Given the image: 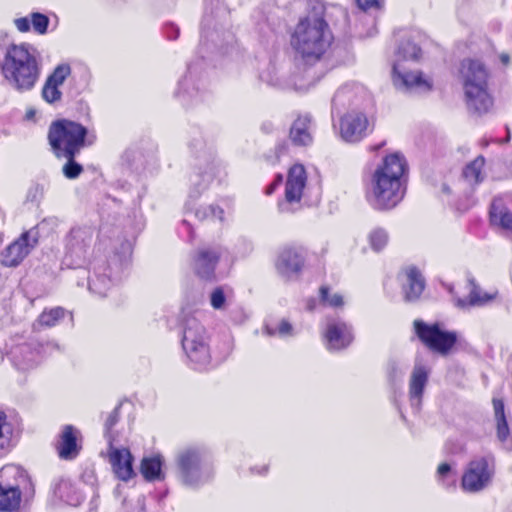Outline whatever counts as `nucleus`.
Here are the masks:
<instances>
[{
	"label": "nucleus",
	"mask_w": 512,
	"mask_h": 512,
	"mask_svg": "<svg viewBox=\"0 0 512 512\" xmlns=\"http://www.w3.org/2000/svg\"><path fill=\"white\" fill-rule=\"evenodd\" d=\"M490 220L493 225L512 232V213L503 207L499 200H494L491 204Z\"/></svg>",
	"instance_id": "nucleus-27"
},
{
	"label": "nucleus",
	"mask_w": 512,
	"mask_h": 512,
	"mask_svg": "<svg viewBox=\"0 0 512 512\" xmlns=\"http://www.w3.org/2000/svg\"><path fill=\"white\" fill-rule=\"evenodd\" d=\"M451 471V467L448 463H441L437 468L438 478L446 477Z\"/></svg>",
	"instance_id": "nucleus-46"
},
{
	"label": "nucleus",
	"mask_w": 512,
	"mask_h": 512,
	"mask_svg": "<svg viewBox=\"0 0 512 512\" xmlns=\"http://www.w3.org/2000/svg\"><path fill=\"white\" fill-rule=\"evenodd\" d=\"M281 181H282V177H281V176H278V178L276 179V181H275L274 183H276V185H277V184H278V183H280Z\"/></svg>",
	"instance_id": "nucleus-51"
},
{
	"label": "nucleus",
	"mask_w": 512,
	"mask_h": 512,
	"mask_svg": "<svg viewBox=\"0 0 512 512\" xmlns=\"http://www.w3.org/2000/svg\"><path fill=\"white\" fill-rule=\"evenodd\" d=\"M67 159V163L63 166V173L69 179L77 178L83 171V167L74 161V157L63 156Z\"/></svg>",
	"instance_id": "nucleus-40"
},
{
	"label": "nucleus",
	"mask_w": 512,
	"mask_h": 512,
	"mask_svg": "<svg viewBox=\"0 0 512 512\" xmlns=\"http://www.w3.org/2000/svg\"><path fill=\"white\" fill-rule=\"evenodd\" d=\"M64 316V309L56 307L48 311H44L38 318V323L42 326H54Z\"/></svg>",
	"instance_id": "nucleus-36"
},
{
	"label": "nucleus",
	"mask_w": 512,
	"mask_h": 512,
	"mask_svg": "<svg viewBox=\"0 0 512 512\" xmlns=\"http://www.w3.org/2000/svg\"><path fill=\"white\" fill-rule=\"evenodd\" d=\"M407 284L404 288L406 301H414L419 298L424 289V280L419 271L411 267L406 272Z\"/></svg>",
	"instance_id": "nucleus-24"
},
{
	"label": "nucleus",
	"mask_w": 512,
	"mask_h": 512,
	"mask_svg": "<svg viewBox=\"0 0 512 512\" xmlns=\"http://www.w3.org/2000/svg\"><path fill=\"white\" fill-rule=\"evenodd\" d=\"M359 7L363 10L377 7L380 3V0H356Z\"/></svg>",
	"instance_id": "nucleus-44"
},
{
	"label": "nucleus",
	"mask_w": 512,
	"mask_h": 512,
	"mask_svg": "<svg viewBox=\"0 0 512 512\" xmlns=\"http://www.w3.org/2000/svg\"><path fill=\"white\" fill-rule=\"evenodd\" d=\"M182 346L188 358L199 367L210 362V351L204 327L196 320L190 319L186 323L183 333Z\"/></svg>",
	"instance_id": "nucleus-7"
},
{
	"label": "nucleus",
	"mask_w": 512,
	"mask_h": 512,
	"mask_svg": "<svg viewBox=\"0 0 512 512\" xmlns=\"http://www.w3.org/2000/svg\"><path fill=\"white\" fill-rule=\"evenodd\" d=\"M280 209H281L282 211H285V206H284V205H280Z\"/></svg>",
	"instance_id": "nucleus-53"
},
{
	"label": "nucleus",
	"mask_w": 512,
	"mask_h": 512,
	"mask_svg": "<svg viewBox=\"0 0 512 512\" xmlns=\"http://www.w3.org/2000/svg\"><path fill=\"white\" fill-rule=\"evenodd\" d=\"M469 284L471 285V289L469 292V299L457 298L455 300V305L461 309H466L470 306H483L496 298L497 292L488 293L481 290V288L476 285L475 280L473 278L469 279Z\"/></svg>",
	"instance_id": "nucleus-20"
},
{
	"label": "nucleus",
	"mask_w": 512,
	"mask_h": 512,
	"mask_svg": "<svg viewBox=\"0 0 512 512\" xmlns=\"http://www.w3.org/2000/svg\"><path fill=\"white\" fill-rule=\"evenodd\" d=\"M493 408L497 427V437L501 442H505L509 436V427L504 413L503 401L493 399Z\"/></svg>",
	"instance_id": "nucleus-28"
},
{
	"label": "nucleus",
	"mask_w": 512,
	"mask_h": 512,
	"mask_svg": "<svg viewBox=\"0 0 512 512\" xmlns=\"http://www.w3.org/2000/svg\"><path fill=\"white\" fill-rule=\"evenodd\" d=\"M306 181L307 176L302 165L296 164L290 168L285 188L287 203H298L301 200Z\"/></svg>",
	"instance_id": "nucleus-15"
},
{
	"label": "nucleus",
	"mask_w": 512,
	"mask_h": 512,
	"mask_svg": "<svg viewBox=\"0 0 512 512\" xmlns=\"http://www.w3.org/2000/svg\"><path fill=\"white\" fill-rule=\"evenodd\" d=\"M320 300L331 307H339L343 305L342 296L337 293L330 295L329 288L326 286H322L320 288Z\"/></svg>",
	"instance_id": "nucleus-39"
},
{
	"label": "nucleus",
	"mask_w": 512,
	"mask_h": 512,
	"mask_svg": "<svg viewBox=\"0 0 512 512\" xmlns=\"http://www.w3.org/2000/svg\"><path fill=\"white\" fill-rule=\"evenodd\" d=\"M407 172L403 155L393 153L383 159L372 174L368 199L378 210L391 209L403 198L402 180Z\"/></svg>",
	"instance_id": "nucleus-1"
},
{
	"label": "nucleus",
	"mask_w": 512,
	"mask_h": 512,
	"mask_svg": "<svg viewBox=\"0 0 512 512\" xmlns=\"http://www.w3.org/2000/svg\"><path fill=\"white\" fill-rule=\"evenodd\" d=\"M226 296L224 294L223 288L218 287L215 288L210 295V304L216 310H221L225 307Z\"/></svg>",
	"instance_id": "nucleus-41"
},
{
	"label": "nucleus",
	"mask_w": 512,
	"mask_h": 512,
	"mask_svg": "<svg viewBox=\"0 0 512 512\" xmlns=\"http://www.w3.org/2000/svg\"><path fill=\"white\" fill-rule=\"evenodd\" d=\"M460 76L468 108L479 114L488 112L493 102L487 92L488 72L485 66L478 60H463Z\"/></svg>",
	"instance_id": "nucleus-4"
},
{
	"label": "nucleus",
	"mask_w": 512,
	"mask_h": 512,
	"mask_svg": "<svg viewBox=\"0 0 512 512\" xmlns=\"http://www.w3.org/2000/svg\"><path fill=\"white\" fill-rule=\"evenodd\" d=\"M368 240L371 248L374 251L379 252L387 245L389 235L385 229L377 227L371 230L368 235Z\"/></svg>",
	"instance_id": "nucleus-33"
},
{
	"label": "nucleus",
	"mask_w": 512,
	"mask_h": 512,
	"mask_svg": "<svg viewBox=\"0 0 512 512\" xmlns=\"http://www.w3.org/2000/svg\"><path fill=\"white\" fill-rule=\"evenodd\" d=\"M30 22L33 29L39 34L47 32L49 18L41 13L35 12L31 14V19L21 17L14 20V24L20 32H27L30 29Z\"/></svg>",
	"instance_id": "nucleus-23"
},
{
	"label": "nucleus",
	"mask_w": 512,
	"mask_h": 512,
	"mask_svg": "<svg viewBox=\"0 0 512 512\" xmlns=\"http://www.w3.org/2000/svg\"><path fill=\"white\" fill-rule=\"evenodd\" d=\"M275 187H276V183L271 184V185L267 188V194H271V193L274 191Z\"/></svg>",
	"instance_id": "nucleus-50"
},
{
	"label": "nucleus",
	"mask_w": 512,
	"mask_h": 512,
	"mask_svg": "<svg viewBox=\"0 0 512 512\" xmlns=\"http://www.w3.org/2000/svg\"><path fill=\"white\" fill-rule=\"evenodd\" d=\"M78 431L72 426H65L58 445L59 456L63 459H72L79 453L77 444Z\"/></svg>",
	"instance_id": "nucleus-21"
},
{
	"label": "nucleus",
	"mask_w": 512,
	"mask_h": 512,
	"mask_svg": "<svg viewBox=\"0 0 512 512\" xmlns=\"http://www.w3.org/2000/svg\"><path fill=\"white\" fill-rule=\"evenodd\" d=\"M393 81L396 87L407 90H417L421 92L429 91L431 83L424 79L420 72H410L404 67L403 63L395 60L393 64Z\"/></svg>",
	"instance_id": "nucleus-12"
},
{
	"label": "nucleus",
	"mask_w": 512,
	"mask_h": 512,
	"mask_svg": "<svg viewBox=\"0 0 512 512\" xmlns=\"http://www.w3.org/2000/svg\"><path fill=\"white\" fill-rule=\"evenodd\" d=\"M304 265V254L300 248L286 247L277 259L276 268L279 274L287 279H292L301 272Z\"/></svg>",
	"instance_id": "nucleus-14"
},
{
	"label": "nucleus",
	"mask_w": 512,
	"mask_h": 512,
	"mask_svg": "<svg viewBox=\"0 0 512 512\" xmlns=\"http://www.w3.org/2000/svg\"><path fill=\"white\" fill-rule=\"evenodd\" d=\"M216 167L209 168L208 171H204L202 173L195 174L191 177V183L192 185L197 187V192L200 193V191L206 189L208 185L212 182L213 178L215 177Z\"/></svg>",
	"instance_id": "nucleus-35"
},
{
	"label": "nucleus",
	"mask_w": 512,
	"mask_h": 512,
	"mask_svg": "<svg viewBox=\"0 0 512 512\" xmlns=\"http://www.w3.org/2000/svg\"><path fill=\"white\" fill-rule=\"evenodd\" d=\"M12 432V425L6 414L0 411V450L6 449L10 445Z\"/></svg>",
	"instance_id": "nucleus-34"
},
{
	"label": "nucleus",
	"mask_w": 512,
	"mask_h": 512,
	"mask_svg": "<svg viewBox=\"0 0 512 512\" xmlns=\"http://www.w3.org/2000/svg\"><path fill=\"white\" fill-rule=\"evenodd\" d=\"M94 286H95V283H94V282H93V283H90L89 288H90V289H93V287H94Z\"/></svg>",
	"instance_id": "nucleus-52"
},
{
	"label": "nucleus",
	"mask_w": 512,
	"mask_h": 512,
	"mask_svg": "<svg viewBox=\"0 0 512 512\" xmlns=\"http://www.w3.org/2000/svg\"><path fill=\"white\" fill-rule=\"evenodd\" d=\"M71 68L68 64L58 65L53 73L47 78L46 82L60 87L66 78L70 75Z\"/></svg>",
	"instance_id": "nucleus-37"
},
{
	"label": "nucleus",
	"mask_w": 512,
	"mask_h": 512,
	"mask_svg": "<svg viewBox=\"0 0 512 512\" xmlns=\"http://www.w3.org/2000/svg\"><path fill=\"white\" fill-rule=\"evenodd\" d=\"M428 377V369L424 365L416 363L413 367L409 380L410 401L411 405L416 409H419L421 405V399L424 388L428 382Z\"/></svg>",
	"instance_id": "nucleus-17"
},
{
	"label": "nucleus",
	"mask_w": 512,
	"mask_h": 512,
	"mask_svg": "<svg viewBox=\"0 0 512 512\" xmlns=\"http://www.w3.org/2000/svg\"><path fill=\"white\" fill-rule=\"evenodd\" d=\"M61 96L62 93L58 86L45 82L42 89V97L46 102L54 104L61 100Z\"/></svg>",
	"instance_id": "nucleus-38"
},
{
	"label": "nucleus",
	"mask_w": 512,
	"mask_h": 512,
	"mask_svg": "<svg viewBox=\"0 0 512 512\" xmlns=\"http://www.w3.org/2000/svg\"><path fill=\"white\" fill-rule=\"evenodd\" d=\"M27 483L28 476L20 466L10 464L0 470V485L20 490L21 486Z\"/></svg>",
	"instance_id": "nucleus-22"
},
{
	"label": "nucleus",
	"mask_w": 512,
	"mask_h": 512,
	"mask_svg": "<svg viewBox=\"0 0 512 512\" xmlns=\"http://www.w3.org/2000/svg\"><path fill=\"white\" fill-rule=\"evenodd\" d=\"M326 345L329 350H340L352 341V334L345 323L329 322L325 333Z\"/></svg>",
	"instance_id": "nucleus-18"
},
{
	"label": "nucleus",
	"mask_w": 512,
	"mask_h": 512,
	"mask_svg": "<svg viewBox=\"0 0 512 512\" xmlns=\"http://www.w3.org/2000/svg\"><path fill=\"white\" fill-rule=\"evenodd\" d=\"M48 139L57 157H75L86 144H93L96 136L81 124L63 119L51 124Z\"/></svg>",
	"instance_id": "nucleus-5"
},
{
	"label": "nucleus",
	"mask_w": 512,
	"mask_h": 512,
	"mask_svg": "<svg viewBox=\"0 0 512 512\" xmlns=\"http://www.w3.org/2000/svg\"><path fill=\"white\" fill-rule=\"evenodd\" d=\"M92 242V234L85 229H72L68 239L66 248L68 252L78 259L84 258L90 248Z\"/></svg>",
	"instance_id": "nucleus-19"
},
{
	"label": "nucleus",
	"mask_w": 512,
	"mask_h": 512,
	"mask_svg": "<svg viewBox=\"0 0 512 512\" xmlns=\"http://www.w3.org/2000/svg\"><path fill=\"white\" fill-rule=\"evenodd\" d=\"M35 362H36V358L34 356H31L27 360L24 359L23 362L18 363L17 365L21 369H28L29 367H32Z\"/></svg>",
	"instance_id": "nucleus-47"
},
{
	"label": "nucleus",
	"mask_w": 512,
	"mask_h": 512,
	"mask_svg": "<svg viewBox=\"0 0 512 512\" xmlns=\"http://www.w3.org/2000/svg\"><path fill=\"white\" fill-rule=\"evenodd\" d=\"M221 254L222 249L219 246L198 249L192 263L194 272L202 279H211Z\"/></svg>",
	"instance_id": "nucleus-11"
},
{
	"label": "nucleus",
	"mask_w": 512,
	"mask_h": 512,
	"mask_svg": "<svg viewBox=\"0 0 512 512\" xmlns=\"http://www.w3.org/2000/svg\"><path fill=\"white\" fill-rule=\"evenodd\" d=\"M21 491L10 486L0 485V512H14L18 509Z\"/></svg>",
	"instance_id": "nucleus-26"
},
{
	"label": "nucleus",
	"mask_w": 512,
	"mask_h": 512,
	"mask_svg": "<svg viewBox=\"0 0 512 512\" xmlns=\"http://www.w3.org/2000/svg\"><path fill=\"white\" fill-rule=\"evenodd\" d=\"M1 71L9 85L15 90H31L40 75V66L35 54L25 45H12L7 48Z\"/></svg>",
	"instance_id": "nucleus-3"
},
{
	"label": "nucleus",
	"mask_w": 512,
	"mask_h": 512,
	"mask_svg": "<svg viewBox=\"0 0 512 512\" xmlns=\"http://www.w3.org/2000/svg\"><path fill=\"white\" fill-rule=\"evenodd\" d=\"M118 419H119V410H118V408H116L109 414V416L107 417V419L105 421V432H106L107 437L109 438V442L110 441L112 442V439L110 436V431H111L112 427L118 422Z\"/></svg>",
	"instance_id": "nucleus-42"
},
{
	"label": "nucleus",
	"mask_w": 512,
	"mask_h": 512,
	"mask_svg": "<svg viewBox=\"0 0 512 512\" xmlns=\"http://www.w3.org/2000/svg\"><path fill=\"white\" fill-rule=\"evenodd\" d=\"M388 373L392 381L403 374L402 370L398 367V364L394 361L389 363Z\"/></svg>",
	"instance_id": "nucleus-43"
},
{
	"label": "nucleus",
	"mask_w": 512,
	"mask_h": 512,
	"mask_svg": "<svg viewBox=\"0 0 512 512\" xmlns=\"http://www.w3.org/2000/svg\"><path fill=\"white\" fill-rule=\"evenodd\" d=\"M292 331V326L289 322L282 320L278 326V332L280 335H289Z\"/></svg>",
	"instance_id": "nucleus-45"
},
{
	"label": "nucleus",
	"mask_w": 512,
	"mask_h": 512,
	"mask_svg": "<svg viewBox=\"0 0 512 512\" xmlns=\"http://www.w3.org/2000/svg\"><path fill=\"white\" fill-rule=\"evenodd\" d=\"M195 214L200 220H219L222 222L224 219V210L213 204L199 207Z\"/></svg>",
	"instance_id": "nucleus-31"
},
{
	"label": "nucleus",
	"mask_w": 512,
	"mask_h": 512,
	"mask_svg": "<svg viewBox=\"0 0 512 512\" xmlns=\"http://www.w3.org/2000/svg\"><path fill=\"white\" fill-rule=\"evenodd\" d=\"M500 60L501 62L504 64V65H507L509 63V55L507 54H502L500 56Z\"/></svg>",
	"instance_id": "nucleus-48"
},
{
	"label": "nucleus",
	"mask_w": 512,
	"mask_h": 512,
	"mask_svg": "<svg viewBox=\"0 0 512 512\" xmlns=\"http://www.w3.org/2000/svg\"><path fill=\"white\" fill-rule=\"evenodd\" d=\"M368 130V119L361 112L347 113L340 123L341 137L346 142L355 143L366 136Z\"/></svg>",
	"instance_id": "nucleus-13"
},
{
	"label": "nucleus",
	"mask_w": 512,
	"mask_h": 512,
	"mask_svg": "<svg viewBox=\"0 0 512 512\" xmlns=\"http://www.w3.org/2000/svg\"><path fill=\"white\" fill-rule=\"evenodd\" d=\"M176 462L180 478L185 485H198L210 477V467L204 452L199 448L188 447L180 450Z\"/></svg>",
	"instance_id": "nucleus-6"
},
{
	"label": "nucleus",
	"mask_w": 512,
	"mask_h": 512,
	"mask_svg": "<svg viewBox=\"0 0 512 512\" xmlns=\"http://www.w3.org/2000/svg\"><path fill=\"white\" fill-rule=\"evenodd\" d=\"M414 329L419 339L429 349L441 355L448 354L457 340L455 333L442 330L438 324L430 325L422 320H415Z\"/></svg>",
	"instance_id": "nucleus-8"
},
{
	"label": "nucleus",
	"mask_w": 512,
	"mask_h": 512,
	"mask_svg": "<svg viewBox=\"0 0 512 512\" xmlns=\"http://www.w3.org/2000/svg\"><path fill=\"white\" fill-rule=\"evenodd\" d=\"M310 119L299 117L296 119L290 129V138L296 145H308L312 138L309 132Z\"/></svg>",
	"instance_id": "nucleus-25"
},
{
	"label": "nucleus",
	"mask_w": 512,
	"mask_h": 512,
	"mask_svg": "<svg viewBox=\"0 0 512 512\" xmlns=\"http://www.w3.org/2000/svg\"><path fill=\"white\" fill-rule=\"evenodd\" d=\"M485 164L483 157L479 156L464 169V177L474 183H480L483 180L481 175L482 168Z\"/></svg>",
	"instance_id": "nucleus-32"
},
{
	"label": "nucleus",
	"mask_w": 512,
	"mask_h": 512,
	"mask_svg": "<svg viewBox=\"0 0 512 512\" xmlns=\"http://www.w3.org/2000/svg\"><path fill=\"white\" fill-rule=\"evenodd\" d=\"M161 458L151 457L144 458L141 463V473L144 478L148 481H154L161 479Z\"/></svg>",
	"instance_id": "nucleus-29"
},
{
	"label": "nucleus",
	"mask_w": 512,
	"mask_h": 512,
	"mask_svg": "<svg viewBox=\"0 0 512 512\" xmlns=\"http://www.w3.org/2000/svg\"><path fill=\"white\" fill-rule=\"evenodd\" d=\"M494 469L487 458L478 457L471 460L462 476V488L471 493L485 489L492 481Z\"/></svg>",
	"instance_id": "nucleus-9"
},
{
	"label": "nucleus",
	"mask_w": 512,
	"mask_h": 512,
	"mask_svg": "<svg viewBox=\"0 0 512 512\" xmlns=\"http://www.w3.org/2000/svg\"><path fill=\"white\" fill-rule=\"evenodd\" d=\"M39 240L37 228H32L20 235L12 242L2 254V264L6 267L18 266L25 257L34 249Z\"/></svg>",
	"instance_id": "nucleus-10"
},
{
	"label": "nucleus",
	"mask_w": 512,
	"mask_h": 512,
	"mask_svg": "<svg viewBox=\"0 0 512 512\" xmlns=\"http://www.w3.org/2000/svg\"><path fill=\"white\" fill-rule=\"evenodd\" d=\"M314 305H315V300L314 299H311L308 301V305H307V308L309 310H313L314 309Z\"/></svg>",
	"instance_id": "nucleus-49"
},
{
	"label": "nucleus",
	"mask_w": 512,
	"mask_h": 512,
	"mask_svg": "<svg viewBox=\"0 0 512 512\" xmlns=\"http://www.w3.org/2000/svg\"><path fill=\"white\" fill-rule=\"evenodd\" d=\"M332 39L325 19L313 14L301 19L296 25L291 45L304 59L317 60L330 46Z\"/></svg>",
	"instance_id": "nucleus-2"
},
{
	"label": "nucleus",
	"mask_w": 512,
	"mask_h": 512,
	"mask_svg": "<svg viewBox=\"0 0 512 512\" xmlns=\"http://www.w3.org/2000/svg\"><path fill=\"white\" fill-rule=\"evenodd\" d=\"M420 54L421 49L408 39L399 45L396 60H399L400 63L405 60H417Z\"/></svg>",
	"instance_id": "nucleus-30"
},
{
	"label": "nucleus",
	"mask_w": 512,
	"mask_h": 512,
	"mask_svg": "<svg viewBox=\"0 0 512 512\" xmlns=\"http://www.w3.org/2000/svg\"><path fill=\"white\" fill-rule=\"evenodd\" d=\"M132 460V455L128 449L114 448L110 442L109 462L119 479L128 481L134 475Z\"/></svg>",
	"instance_id": "nucleus-16"
}]
</instances>
